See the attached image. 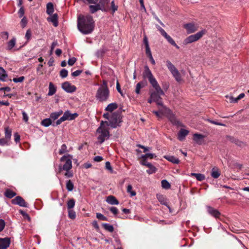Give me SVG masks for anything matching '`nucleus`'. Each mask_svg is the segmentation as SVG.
<instances>
[{
  "label": "nucleus",
  "mask_w": 249,
  "mask_h": 249,
  "mask_svg": "<svg viewBox=\"0 0 249 249\" xmlns=\"http://www.w3.org/2000/svg\"><path fill=\"white\" fill-rule=\"evenodd\" d=\"M77 27L78 30L84 34L91 33L94 28V21L89 15H80L78 18Z\"/></svg>",
  "instance_id": "1"
},
{
  "label": "nucleus",
  "mask_w": 249,
  "mask_h": 249,
  "mask_svg": "<svg viewBox=\"0 0 249 249\" xmlns=\"http://www.w3.org/2000/svg\"><path fill=\"white\" fill-rule=\"evenodd\" d=\"M76 113H71L69 111H66L63 116L57 120L55 122H52L51 119L46 118L42 120L40 123L41 124L45 127H48L50 125L53 126H56L60 125L63 122L66 120H72L78 116Z\"/></svg>",
  "instance_id": "2"
},
{
  "label": "nucleus",
  "mask_w": 249,
  "mask_h": 249,
  "mask_svg": "<svg viewBox=\"0 0 249 249\" xmlns=\"http://www.w3.org/2000/svg\"><path fill=\"white\" fill-rule=\"evenodd\" d=\"M108 111L107 113H105L103 116L106 119L109 121L110 125L112 128H116L120 126V124L122 122L121 112L117 110L113 112L114 110H107Z\"/></svg>",
  "instance_id": "3"
},
{
  "label": "nucleus",
  "mask_w": 249,
  "mask_h": 249,
  "mask_svg": "<svg viewBox=\"0 0 249 249\" xmlns=\"http://www.w3.org/2000/svg\"><path fill=\"white\" fill-rule=\"evenodd\" d=\"M142 77L144 79L146 78L148 79L149 83L153 88V91H157V92L160 93H163V90L161 89L147 66H144V71L142 73Z\"/></svg>",
  "instance_id": "4"
},
{
  "label": "nucleus",
  "mask_w": 249,
  "mask_h": 249,
  "mask_svg": "<svg viewBox=\"0 0 249 249\" xmlns=\"http://www.w3.org/2000/svg\"><path fill=\"white\" fill-rule=\"evenodd\" d=\"M153 112L158 117H165L174 125H180L181 123L177 119L172 110H153Z\"/></svg>",
  "instance_id": "5"
},
{
  "label": "nucleus",
  "mask_w": 249,
  "mask_h": 249,
  "mask_svg": "<svg viewBox=\"0 0 249 249\" xmlns=\"http://www.w3.org/2000/svg\"><path fill=\"white\" fill-rule=\"evenodd\" d=\"M109 97V90L107 87V81L103 80V84L97 90L95 97L101 102H106Z\"/></svg>",
  "instance_id": "6"
},
{
  "label": "nucleus",
  "mask_w": 249,
  "mask_h": 249,
  "mask_svg": "<svg viewBox=\"0 0 249 249\" xmlns=\"http://www.w3.org/2000/svg\"><path fill=\"white\" fill-rule=\"evenodd\" d=\"M108 126V123L107 121H102L100 126L97 129V132L100 134L98 136V140L101 144L109 137Z\"/></svg>",
  "instance_id": "7"
},
{
  "label": "nucleus",
  "mask_w": 249,
  "mask_h": 249,
  "mask_svg": "<svg viewBox=\"0 0 249 249\" xmlns=\"http://www.w3.org/2000/svg\"><path fill=\"white\" fill-rule=\"evenodd\" d=\"M166 63L168 69L176 80L178 82H180L181 80V76L179 71L169 60H167Z\"/></svg>",
  "instance_id": "8"
},
{
  "label": "nucleus",
  "mask_w": 249,
  "mask_h": 249,
  "mask_svg": "<svg viewBox=\"0 0 249 249\" xmlns=\"http://www.w3.org/2000/svg\"><path fill=\"white\" fill-rule=\"evenodd\" d=\"M150 98L148 102L151 103L152 102H155L159 106H162V103L161 101V95H164V93L163 91L162 93L157 92V91H153V89L150 90Z\"/></svg>",
  "instance_id": "9"
},
{
  "label": "nucleus",
  "mask_w": 249,
  "mask_h": 249,
  "mask_svg": "<svg viewBox=\"0 0 249 249\" xmlns=\"http://www.w3.org/2000/svg\"><path fill=\"white\" fill-rule=\"evenodd\" d=\"M205 33V30H202L196 34L191 35L184 39V43L186 45L196 41L200 39Z\"/></svg>",
  "instance_id": "10"
},
{
  "label": "nucleus",
  "mask_w": 249,
  "mask_h": 249,
  "mask_svg": "<svg viewBox=\"0 0 249 249\" xmlns=\"http://www.w3.org/2000/svg\"><path fill=\"white\" fill-rule=\"evenodd\" d=\"M71 156L70 155H64L61 157V161H65L62 167V169L66 171H69L72 167V162L71 160Z\"/></svg>",
  "instance_id": "11"
},
{
  "label": "nucleus",
  "mask_w": 249,
  "mask_h": 249,
  "mask_svg": "<svg viewBox=\"0 0 249 249\" xmlns=\"http://www.w3.org/2000/svg\"><path fill=\"white\" fill-rule=\"evenodd\" d=\"M157 27L162 36H163L171 45L175 46L177 49H179V47L177 45L173 39L169 36L162 28L158 25L157 26Z\"/></svg>",
  "instance_id": "12"
},
{
  "label": "nucleus",
  "mask_w": 249,
  "mask_h": 249,
  "mask_svg": "<svg viewBox=\"0 0 249 249\" xmlns=\"http://www.w3.org/2000/svg\"><path fill=\"white\" fill-rule=\"evenodd\" d=\"M11 203L14 205H18L21 207H28V204L20 196H17L11 200Z\"/></svg>",
  "instance_id": "13"
},
{
  "label": "nucleus",
  "mask_w": 249,
  "mask_h": 249,
  "mask_svg": "<svg viewBox=\"0 0 249 249\" xmlns=\"http://www.w3.org/2000/svg\"><path fill=\"white\" fill-rule=\"evenodd\" d=\"M62 89L68 92H72L75 91L76 87L71 85L69 82H65L62 85Z\"/></svg>",
  "instance_id": "14"
},
{
  "label": "nucleus",
  "mask_w": 249,
  "mask_h": 249,
  "mask_svg": "<svg viewBox=\"0 0 249 249\" xmlns=\"http://www.w3.org/2000/svg\"><path fill=\"white\" fill-rule=\"evenodd\" d=\"M10 244V239L8 237L0 238V249H7Z\"/></svg>",
  "instance_id": "15"
},
{
  "label": "nucleus",
  "mask_w": 249,
  "mask_h": 249,
  "mask_svg": "<svg viewBox=\"0 0 249 249\" xmlns=\"http://www.w3.org/2000/svg\"><path fill=\"white\" fill-rule=\"evenodd\" d=\"M207 211L208 213L212 216L216 218L220 219L221 213L217 209H215L212 207L208 206L207 207Z\"/></svg>",
  "instance_id": "16"
},
{
  "label": "nucleus",
  "mask_w": 249,
  "mask_h": 249,
  "mask_svg": "<svg viewBox=\"0 0 249 249\" xmlns=\"http://www.w3.org/2000/svg\"><path fill=\"white\" fill-rule=\"evenodd\" d=\"M205 138V136L202 134L195 133L193 135V140L199 145H201L203 143Z\"/></svg>",
  "instance_id": "17"
},
{
  "label": "nucleus",
  "mask_w": 249,
  "mask_h": 249,
  "mask_svg": "<svg viewBox=\"0 0 249 249\" xmlns=\"http://www.w3.org/2000/svg\"><path fill=\"white\" fill-rule=\"evenodd\" d=\"M183 27L189 34L193 33L197 30L196 26L193 23L185 24Z\"/></svg>",
  "instance_id": "18"
},
{
  "label": "nucleus",
  "mask_w": 249,
  "mask_h": 249,
  "mask_svg": "<svg viewBox=\"0 0 249 249\" xmlns=\"http://www.w3.org/2000/svg\"><path fill=\"white\" fill-rule=\"evenodd\" d=\"M244 97L245 94L244 93H242L236 98H234L232 96L228 95L226 96V98L229 102L231 103H237L239 100H241Z\"/></svg>",
  "instance_id": "19"
},
{
  "label": "nucleus",
  "mask_w": 249,
  "mask_h": 249,
  "mask_svg": "<svg viewBox=\"0 0 249 249\" xmlns=\"http://www.w3.org/2000/svg\"><path fill=\"white\" fill-rule=\"evenodd\" d=\"M228 140L232 143H235L236 145L241 147H243L246 145L245 142L240 141L238 139H235L234 137L231 136H227Z\"/></svg>",
  "instance_id": "20"
},
{
  "label": "nucleus",
  "mask_w": 249,
  "mask_h": 249,
  "mask_svg": "<svg viewBox=\"0 0 249 249\" xmlns=\"http://www.w3.org/2000/svg\"><path fill=\"white\" fill-rule=\"evenodd\" d=\"M189 131L184 129H181L178 135V138L180 141H183L185 137L188 134Z\"/></svg>",
  "instance_id": "21"
},
{
  "label": "nucleus",
  "mask_w": 249,
  "mask_h": 249,
  "mask_svg": "<svg viewBox=\"0 0 249 249\" xmlns=\"http://www.w3.org/2000/svg\"><path fill=\"white\" fill-rule=\"evenodd\" d=\"M47 20L49 22H52L54 26L57 27L58 24L57 14H54L52 15L50 17L47 18Z\"/></svg>",
  "instance_id": "22"
},
{
  "label": "nucleus",
  "mask_w": 249,
  "mask_h": 249,
  "mask_svg": "<svg viewBox=\"0 0 249 249\" xmlns=\"http://www.w3.org/2000/svg\"><path fill=\"white\" fill-rule=\"evenodd\" d=\"M94 4V5L91 4L89 6V11L91 13H95L99 10L102 11L101 6L98 4V2H96V3Z\"/></svg>",
  "instance_id": "23"
},
{
  "label": "nucleus",
  "mask_w": 249,
  "mask_h": 249,
  "mask_svg": "<svg viewBox=\"0 0 249 249\" xmlns=\"http://www.w3.org/2000/svg\"><path fill=\"white\" fill-rule=\"evenodd\" d=\"M157 198L159 201L160 203L161 204L165 205L168 207L169 209L170 212H171V208L168 204V203L166 201L165 198L162 195H159L157 196Z\"/></svg>",
  "instance_id": "24"
},
{
  "label": "nucleus",
  "mask_w": 249,
  "mask_h": 249,
  "mask_svg": "<svg viewBox=\"0 0 249 249\" xmlns=\"http://www.w3.org/2000/svg\"><path fill=\"white\" fill-rule=\"evenodd\" d=\"M63 111L60 110L58 112L52 113L50 114V118L51 119L52 122H55L54 121L58 120V118L62 114Z\"/></svg>",
  "instance_id": "25"
},
{
  "label": "nucleus",
  "mask_w": 249,
  "mask_h": 249,
  "mask_svg": "<svg viewBox=\"0 0 249 249\" xmlns=\"http://www.w3.org/2000/svg\"><path fill=\"white\" fill-rule=\"evenodd\" d=\"M106 200L108 203L111 205H118L119 204L118 200L113 196H107Z\"/></svg>",
  "instance_id": "26"
},
{
  "label": "nucleus",
  "mask_w": 249,
  "mask_h": 249,
  "mask_svg": "<svg viewBox=\"0 0 249 249\" xmlns=\"http://www.w3.org/2000/svg\"><path fill=\"white\" fill-rule=\"evenodd\" d=\"M56 87L53 85V84L52 82H50L49 85V92L48 93V95L52 96L56 92Z\"/></svg>",
  "instance_id": "27"
},
{
  "label": "nucleus",
  "mask_w": 249,
  "mask_h": 249,
  "mask_svg": "<svg viewBox=\"0 0 249 249\" xmlns=\"http://www.w3.org/2000/svg\"><path fill=\"white\" fill-rule=\"evenodd\" d=\"M164 158L168 160V161L175 164H178L179 163L180 160L178 158H177L176 157L173 156H164Z\"/></svg>",
  "instance_id": "28"
},
{
  "label": "nucleus",
  "mask_w": 249,
  "mask_h": 249,
  "mask_svg": "<svg viewBox=\"0 0 249 249\" xmlns=\"http://www.w3.org/2000/svg\"><path fill=\"white\" fill-rule=\"evenodd\" d=\"M109 0H100L98 2V4L101 6L102 11H105L107 10V6Z\"/></svg>",
  "instance_id": "29"
},
{
  "label": "nucleus",
  "mask_w": 249,
  "mask_h": 249,
  "mask_svg": "<svg viewBox=\"0 0 249 249\" xmlns=\"http://www.w3.org/2000/svg\"><path fill=\"white\" fill-rule=\"evenodd\" d=\"M8 77V75L6 73V71L4 69L0 67V80L2 81H5V79Z\"/></svg>",
  "instance_id": "30"
},
{
  "label": "nucleus",
  "mask_w": 249,
  "mask_h": 249,
  "mask_svg": "<svg viewBox=\"0 0 249 249\" xmlns=\"http://www.w3.org/2000/svg\"><path fill=\"white\" fill-rule=\"evenodd\" d=\"M220 175V171L216 167H213L212 170L211 176L214 178H217Z\"/></svg>",
  "instance_id": "31"
},
{
  "label": "nucleus",
  "mask_w": 249,
  "mask_h": 249,
  "mask_svg": "<svg viewBox=\"0 0 249 249\" xmlns=\"http://www.w3.org/2000/svg\"><path fill=\"white\" fill-rule=\"evenodd\" d=\"M16 195L17 194L15 192L10 189H7L4 193L5 196L10 199L16 196Z\"/></svg>",
  "instance_id": "32"
},
{
  "label": "nucleus",
  "mask_w": 249,
  "mask_h": 249,
  "mask_svg": "<svg viewBox=\"0 0 249 249\" xmlns=\"http://www.w3.org/2000/svg\"><path fill=\"white\" fill-rule=\"evenodd\" d=\"M191 176L195 177L198 181H203L205 179V176L202 174L191 173Z\"/></svg>",
  "instance_id": "33"
},
{
  "label": "nucleus",
  "mask_w": 249,
  "mask_h": 249,
  "mask_svg": "<svg viewBox=\"0 0 249 249\" xmlns=\"http://www.w3.org/2000/svg\"><path fill=\"white\" fill-rule=\"evenodd\" d=\"M54 11L53 5L52 3L49 2L47 4L46 12L48 15H51Z\"/></svg>",
  "instance_id": "34"
},
{
  "label": "nucleus",
  "mask_w": 249,
  "mask_h": 249,
  "mask_svg": "<svg viewBox=\"0 0 249 249\" xmlns=\"http://www.w3.org/2000/svg\"><path fill=\"white\" fill-rule=\"evenodd\" d=\"M5 138L8 141L9 140L11 137L12 131L8 127H6L4 129Z\"/></svg>",
  "instance_id": "35"
},
{
  "label": "nucleus",
  "mask_w": 249,
  "mask_h": 249,
  "mask_svg": "<svg viewBox=\"0 0 249 249\" xmlns=\"http://www.w3.org/2000/svg\"><path fill=\"white\" fill-rule=\"evenodd\" d=\"M147 167L149 169L146 170V172L149 174L154 173L157 171V168L151 163L148 164Z\"/></svg>",
  "instance_id": "36"
},
{
  "label": "nucleus",
  "mask_w": 249,
  "mask_h": 249,
  "mask_svg": "<svg viewBox=\"0 0 249 249\" xmlns=\"http://www.w3.org/2000/svg\"><path fill=\"white\" fill-rule=\"evenodd\" d=\"M103 227L107 231L112 232L114 231V228L113 226L109 225L107 223H103L102 224Z\"/></svg>",
  "instance_id": "37"
},
{
  "label": "nucleus",
  "mask_w": 249,
  "mask_h": 249,
  "mask_svg": "<svg viewBox=\"0 0 249 249\" xmlns=\"http://www.w3.org/2000/svg\"><path fill=\"white\" fill-rule=\"evenodd\" d=\"M66 188L68 191H71L73 189L74 185L71 180H69L67 181Z\"/></svg>",
  "instance_id": "38"
},
{
  "label": "nucleus",
  "mask_w": 249,
  "mask_h": 249,
  "mask_svg": "<svg viewBox=\"0 0 249 249\" xmlns=\"http://www.w3.org/2000/svg\"><path fill=\"white\" fill-rule=\"evenodd\" d=\"M161 186L164 189H168L170 188L171 185L167 180L164 179L161 181Z\"/></svg>",
  "instance_id": "39"
},
{
  "label": "nucleus",
  "mask_w": 249,
  "mask_h": 249,
  "mask_svg": "<svg viewBox=\"0 0 249 249\" xmlns=\"http://www.w3.org/2000/svg\"><path fill=\"white\" fill-rule=\"evenodd\" d=\"M75 200L72 198L70 199L67 202V207L68 209H71L74 207Z\"/></svg>",
  "instance_id": "40"
},
{
  "label": "nucleus",
  "mask_w": 249,
  "mask_h": 249,
  "mask_svg": "<svg viewBox=\"0 0 249 249\" xmlns=\"http://www.w3.org/2000/svg\"><path fill=\"white\" fill-rule=\"evenodd\" d=\"M15 44L16 39L15 38L11 39L8 43L7 49L8 50L12 49L15 46Z\"/></svg>",
  "instance_id": "41"
},
{
  "label": "nucleus",
  "mask_w": 249,
  "mask_h": 249,
  "mask_svg": "<svg viewBox=\"0 0 249 249\" xmlns=\"http://www.w3.org/2000/svg\"><path fill=\"white\" fill-rule=\"evenodd\" d=\"M127 192L130 194L131 196H135L136 195V193L134 191L132 190V186L130 184L127 186Z\"/></svg>",
  "instance_id": "42"
},
{
  "label": "nucleus",
  "mask_w": 249,
  "mask_h": 249,
  "mask_svg": "<svg viewBox=\"0 0 249 249\" xmlns=\"http://www.w3.org/2000/svg\"><path fill=\"white\" fill-rule=\"evenodd\" d=\"M68 216L71 219H74L76 217V213L73 210L71 209H69Z\"/></svg>",
  "instance_id": "43"
},
{
  "label": "nucleus",
  "mask_w": 249,
  "mask_h": 249,
  "mask_svg": "<svg viewBox=\"0 0 249 249\" xmlns=\"http://www.w3.org/2000/svg\"><path fill=\"white\" fill-rule=\"evenodd\" d=\"M156 156L154 154L151 153H146L145 155H142L141 158H145L147 159L148 158L152 159L154 158H156Z\"/></svg>",
  "instance_id": "44"
},
{
  "label": "nucleus",
  "mask_w": 249,
  "mask_h": 249,
  "mask_svg": "<svg viewBox=\"0 0 249 249\" xmlns=\"http://www.w3.org/2000/svg\"><path fill=\"white\" fill-rule=\"evenodd\" d=\"M67 147L65 144H63L59 151V154L62 155L67 151Z\"/></svg>",
  "instance_id": "45"
},
{
  "label": "nucleus",
  "mask_w": 249,
  "mask_h": 249,
  "mask_svg": "<svg viewBox=\"0 0 249 249\" xmlns=\"http://www.w3.org/2000/svg\"><path fill=\"white\" fill-rule=\"evenodd\" d=\"M96 217L101 220H107V217L105 216L103 214L101 213H96Z\"/></svg>",
  "instance_id": "46"
},
{
  "label": "nucleus",
  "mask_w": 249,
  "mask_h": 249,
  "mask_svg": "<svg viewBox=\"0 0 249 249\" xmlns=\"http://www.w3.org/2000/svg\"><path fill=\"white\" fill-rule=\"evenodd\" d=\"M68 71L65 69H62L60 72V75L62 78H65L68 76Z\"/></svg>",
  "instance_id": "47"
},
{
  "label": "nucleus",
  "mask_w": 249,
  "mask_h": 249,
  "mask_svg": "<svg viewBox=\"0 0 249 249\" xmlns=\"http://www.w3.org/2000/svg\"><path fill=\"white\" fill-rule=\"evenodd\" d=\"M118 106L116 103H113L109 104L106 109H117Z\"/></svg>",
  "instance_id": "48"
},
{
  "label": "nucleus",
  "mask_w": 249,
  "mask_h": 249,
  "mask_svg": "<svg viewBox=\"0 0 249 249\" xmlns=\"http://www.w3.org/2000/svg\"><path fill=\"white\" fill-rule=\"evenodd\" d=\"M19 213L24 217V218L28 219L29 220H30V217L28 214L23 210H20L19 211Z\"/></svg>",
  "instance_id": "49"
},
{
  "label": "nucleus",
  "mask_w": 249,
  "mask_h": 249,
  "mask_svg": "<svg viewBox=\"0 0 249 249\" xmlns=\"http://www.w3.org/2000/svg\"><path fill=\"white\" fill-rule=\"evenodd\" d=\"M106 168L109 170L111 173H113V169L111 166L110 163L109 161L106 162Z\"/></svg>",
  "instance_id": "50"
},
{
  "label": "nucleus",
  "mask_w": 249,
  "mask_h": 249,
  "mask_svg": "<svg viewBox=\"0 0 249 249\" xmlns=\"http://www.w3.org/2000/svg\"><path fill=\"white\" fill-rule=\"evenodd\" d=\"M111 7L113 13H114L118 9V6L115 4L114 0L111 2Z\"/></svg>",
  "instance_id": "51"
},
{
  "label": "nucleus",
  "mask_w": 249,
  "mask_h": 249,
  "mask_svg": "<svg viewBox=\"0 0 249 249\" xmlns=\"http://www.w3.org/2000/svg\"><path fill=\"white\" fill-rule=\"evenodd\" d=\"M27 23V18L25 17H23L21 20V25L22 28H24Z\"/></svg>",
  "instance_id": "52"
},
{
  "label": "nucleus",
  "mask_w": 249,
  "mask_h": 249,
  "mask_svg": "<svg viewBox=\"0 0 249 249\" xmlns=\"http://www.w3.org/2000/svg\"><path fill=\"white\" fill-rule=\"evenodd\" d=\"M24 77L21 76L18 78H14L13 80L14 82L18 83V82H22L24 80Z\"/></svg>",
  "instance_id": "53"
},
{
  "label": "nucleus",
  "mask_w": 249,
  "mask_h": 249,
  "mask_svg": "<svg viewBox=\"0 0 249 249\" xmlns=\"http://www.w3.org/2000/svg\"><path fill=\"white\" fill-rule=\"evenodd\" d=\"M5 226V222L1 219H0V232L4 228Z\"/></svg>",
  "instance_id": "54"
},
{
  "label": "nucleus",
  "mask_w": 249,
  "mask_h": 249,
  "mask_svg": "<svg viewBox=\"0 0 249 249\" xmlns=\"http://www.w3.org/2000/svg\"><path fill=\"white\" fill-rule=\"evenodd\" d=\"M76 61V59L75 57H72L70 58L68 60V64L70 66H72Z\"/></svg>",
  "instance_id": "55"
},
{
  "label": "nucleus",
  "mask_w": 249,
  "mask_h": 249,
  "mask_svg": "<svg viewBox=\"0 0 249 249\" xmlns=\"http://www.w3.org/2000/svg\"><path fill=\"white\" fill-rule=\"evenodd\" d=\"M20 139V135L18 133H15L14 134V139H15V142L16 143H18V142H19Z\"/></svg>",
  "instance_id": "56"
},
{
  "label": "nucleus",
  "mask_w": 249,
  "mask_h": 249,
  "mask_svg": "<svg viewBox=\"0 0 249 249\" xmlns=\"http://www.w3.org/2000/svg\"><path fill=\"white\" fill-rule=\"evenodd\" d=\"M150 163L147 162V159L145 158H142V161H141V164L142 165L146 166V167L148 166V165Z\"/></svg>",
  "instance_id": "57"
},
{
  "label": "nucleus",
  "mask_w": 249,
  "mask_h": 249,
  "mask_svg": "<svg viewBox=\"0 0 249 249\" xmlns=\"http://www.w3.org/2000/svg\"><path fill=\"white\" fill-rule=\"evenodd\" d=\"M82 72V70H77L72 72L71 75L73 77H76L79 75Z\"/></svg>",
  "instance_id": "58"
},
{
  "label": "nucleus",
  "mask_w": 249,
  "mask_h": 249,
  "mask_svg": "<svg viewBox=\"0 0 249 249\" xmlns=\"http://www.w3.org/2000/svg\"><path fill=\"white\" fill-rule=\"evenodd\" d=\"M18 14L20 18H22L24 15L23 7H21L18 11Z\"/></svg>",
  "instance_id": "59"
},
{
  "label": "nucleus",
  "mask_w": 249,
  "mask_h": 249,
  "mask_svg": "<svg viewBox=\"0 0 249 249\" xmlns=\"http://www.w3.org/2000/svg\"><path fill=\"white\" fill-rule=\"evenodd\" d=\"M23 115V120L25 123H28V117L27 114L25 113V112L23 111L22 112Z\"/></svg>",
  "instance_id": "60"
},
{
  "label": "nucleus",
  "mask_w": 249,
  "mask_h": 249,
  "mask_svg": "<svg viewBox=\"0 0 249 249\" xmlns=\"http://www.w3.org/2000/svg\"><path fill=\"white\" fill-rule=\"evenodd\" d=\"M145 53L149 58L152 56L150 47H147L145 49Z\"/></svg>",
  "instance_id": "61"
},
{
  "label": "nucleus",
  "mask_w": 249,
  "mask_h": 249,
  "mask_svg": "<svg viewBox=\"0 0 249 249\" xmlns=\"http://www.w3.org/2000/svg\"><path fill=\"white\" fill-rule=\"evenodd\" d=\"M109 210L114 214H117L118 213V210L116 207H112L109 209Z\"/></svg>",
  "instance_id": "62"
},
{
  "label": "nucleus",
  "mask_w": 249,
  "mask_h": 249,
  "mask_svg": "<svg viewBox=\"0 0 249 249\" xmlns=\"http://www.w3.org/2000/svg\"><path fill=\"white\" fill-rule=\"evenodd\" d=\"M25 37L28 40H30L31 37V32L30 30H28L25 35Z\"/></svg>",
  "instance_id": "63"
},
{
  "label": "nucleus",
  "mask_w": 249,
  "mask_h": 249,
  "mask_svg": "<svg viewBox=\"0 0 249 249\" xmlns=\"http://www.w3.org/2000/svg\"><path fill=\"white\" fill-rule=\"evenodd\" d=\"M8 140L4 138L0 139V145H4L7 143Z\"/></svg>",
  "instance_id": "64"
}]
</instances>
